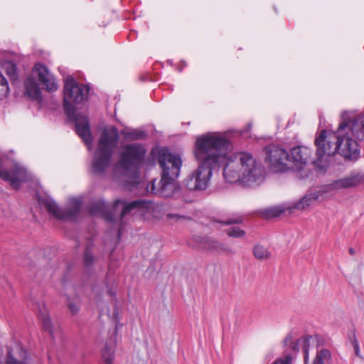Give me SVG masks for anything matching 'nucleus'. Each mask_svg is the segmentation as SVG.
<instances>
[{"label": "nucleus", "instance_id": "1", "mask_svg": "<svg viewBox=\"0 0 364 364\" xmlns=\"http://www.w3.org/2000/svg\"><path fill=\"white\" fill-rule=\"evenodd\" d=\"M232 147L230 141L219 132H209L198 136L194 154L199 166L187 179V188L194 191L206 189L213 170L221 164L224 166L223 177L226 182L238 183L245 188L259 186L265 177L264 166L247 152L228 156Z\"/></svg>", "mask_w": 364, "mask_h": 364}, {"label": "nucleus", "instance_id": "2", "mask_svg": "<svg viewBox=\"0 0 364 364\" xmlns=\"http://www.w3.org/2000/svg\"><path fill=\"white\" fill-rule=\"evenodd\" d=\"M357 141H364V114L344 112L341 114V122L336 132L322 130L316 138L315 166L321 171H325L329 157L336 153L345 159L356 160L360 156Z\"/></svg>", "mask_w": 364, "mask_h": 364}, {"label": "nucleus", "instance_id": "3", "mask_svg": "<svg viewBox=\"0 0 364 364\" xmlns=\"http://www.w3.org/2000/svg\"><path fill=\"white\" fill-rule=\"evenodd\" d=\"M63 91V107L68 118L75 122L77 134L84 141L88 149H90L92 138L87 118L75 113L76 105L87 100L90 87L69 76L65 80Z\"/></svg>", "mask_w": 364, "mask_h": 364}, {"label": "nucleus", "instance_id": "4", "mask_svg": "<svg viewBox=\"0 0 364 364\" xmlns=\"http://www.w3.org/2000/svg\"><path fill=\"white\" fill-rule=\"evenodd\" d=\"M158 162L162 169L160 181L153 180L146 186V191L161 197H170L173 193V181L180 174L182 160L178 155L173 154L167 149L159 153Z\"/></svg>", "mask_w": 364, "mask_h": 364}, {"label": "nucleus", "instance_id": "5", "mask_svg": "<svg viewBox=\"0 0 364 364\" xmlns=\"http://www.w3.org/2000/svg\"><path fill=\"white\" fill-rule=\"evenodd\" d=\"M146 154V150L141 144H127L123 146L119 159L114 166V174L128 177L133 181L137 179Z\"/></svg>", "mask_w": 364, "mask_h": 364}, {"label": "nucleus", "instance_id": "6", "mask_svg": "<svg viewBox=\"0 0 364 364\" xmlns=\"http://www.w3.org/2000/svg\"><path fill=\"white\" fill-rule=\"evenodd\" d=\"M119 140V132L114 127H107L101 134L92 164L95 174L102 173L110 164L111 158Z\"/></svg>", "mask_w": 364, "mask_h": 364}, {"label": "nucleus", "instance_id": "7", "mask_svg": "<svg viewBox=\"0 0 364 364\" xmlns=\"http://www.w3.org/2000/svg\"><path fill=\"white\" fill-rule=\"evenodd\" d=\"M35 77H38L47 91L55 92L58 89V85L48 68L42 63H36L33 68L32 75L28 76L24 82L25 93L31 99L38 100L41 97V90Z\"/></svg>", "mask_w": 364, "mask_h": 364}, {"label": "nucleus", "instance_id": "8", "mask_svg": "<svg viewBox=\"0 0 364 364\" xmlns=\"http://www.w3.org/2000/svg\"><path fill=\"white\" fill-rule=\"evenodd\" d=\"M265 162L271 171L275 173H284L291 169L289 166V153L286 149L275 145H269L265 148Z\"/></svg>", "mask_w": 364, "mask_h": 364}, {"label": "nucleus", "instance_id": "9", "mask_svg": "<svg viewBox=\"0 0 364 364\" xmlns=\"http://www.w3.org/2000/svg\"><path fill=\"white\" fill-rule=\"evenodd\" d=\"M38 203L43 206L47 211L59 220L73 219L78 214L82 200L80 198H73L70 201V207L66 210H63L58 208L55 202L50 198H38Z\"/></svg>", "mask_w": 364, "mask_h": 364}, {"label": "nucleus", "instance_id": "10", "mask_svg": "<svg viewBox=\"0 0 364 364\" xmlns=\"http://www.w3.org/2000/svg\"><path fill=\"white\" fill-rule=\"evenodd\" d=\"M0 178L9 182L13 188L18 190L21 183L30 179V174L19 164H14L10 170L4 168L3 161L0 159Z\"/></svg>", "mask_w": 364, "mask_h": 364}, {"label": "nucleus", "instance_id": "11", "mask_svg": "<svg viewBox=\"0 0 364 364\" xmlns=\"http://www.w3.org/2000/svg\"><path fill=\"white\" fill-rule=\"evenodd\" d=\"M289 166L291 169L301 171L305 169L311 151L305 146H296L289 150Z\"/></svg>", "mask_w": 364, "mask_h": 364}, {"label": "nucleus", "instance_id": "12", "mask_svg": "<svg viewBox=\"0 0 364 364\" xmlns=\"http://www.w3.org/2000/svg\"><path fill=\"white\" fill-rule=\"evenodd\" d=\"M360 184H364V172L353 171L346 176L333 181L328 185V189L331 191L346 189L357 187Z\"/></svg>", "mask_w": 364, "mask_h": 364}, {"label": "nucleus", "instance_id": "13", "mask_svg": "<svg viewBox=\"0 0 364 364\" xmlns=\"http://www.w3.org/2000/svg\"><path fill=\"white\" fill-rule=\"evenodd\" d=\"M197 242L200 248L207 250L212 252L232 253V249L226 244L220 242L212 237H198Z\"/></svg>", "mask_w": 364, "mask_h": 364}, {"label": "nucleus", "instance_id": "14", "mask_svg": "<svg viewBox=\"0 0 364 364\" xmlns=\"http://www.w3.org/2000/svg\"><path fill=\"white\" fill-rule=\"evenodd\" d=\"M90 213L92 215L99 216L108 222L114 220V216L104 200L99 199L92 203Z\"/></svg>", "mask_w": 364, "mask_h": 364}, {"label": "nucleus", "instance_id": "15", "mask_svg": "<svg viewBox=\"0 0 364 364\" xmlns=\"http://www.w3.org/2000/svg\"><path fill=\"white\" fill-rule=\"evenodd\" d=\"M146 202L143 200H136L129 203H126L121 200H117L114 203V209L117 210L118 208L122 207V210L121 213V218L122 219L132 210L144 208L146 207Z\"/></svg>", "mask_w": 364, "mask_h": 364}, {"label": "nucleus", "instance_id": "16", "mask_svg": "<svg viewBox=\"0 0 364 364\" xmlns=\"http://www.w3.org/2000/svg\"><path fill=\"white\" fill-rule=\"evenodd\" d=\"M319 193L318 192H314L304 196L301 200L291 203V210H304L312 204L314 201H316L319 198Z\"/></svg>", "mask_w": 364, "mask_h": 364}, {"label": "nucleus", "instance_id": "17", "mask_svg": "<svg viewBox=\"0 0 364 364\" xmlns=\"http://www.w3.org/2000/svg\"><path fill=\"white\" fill-rule=\"evenodd\" d=\"M289 211L292 213L291 205L290 203L280 204L274 207L265 209L263 215L267 218H272L279 216L282 213Z\"/></svg>", "mask_w": 364, "mask_h": 364}, {"label": "nucleus", "instance_id": "18", "mask_svg": "<svg viewBox=\"0 0 364 364\" xmlns=\"http://www.w3.org/2000/svg\"><path fill=\"white\" fill-rule=\"evenodd\" d=\"M2 72H4L10 78L11 80H15L18 78V70L16 65L11 61H4L1 65Z\"/></svg>", "mask_w": 364, "mask_h": 364}, {"label": "nucleus", "instance_id": "19", "mask_svg": "<svg viewBox=\"0 0 364 364\" xmlns=\"http://www.w3.org/2000/svg\"><path fill=\"white\" fill-rule=\"evenodd\" d=\"M114 344L113 342L107 343L102 351L104 364H112L114 360Z\"/></svg>", "mask_w": 364, "mask_h": 364}, {"label": "nucleus", "instance_id": "20", "mask_svg": "<svg viewBox=\"0 0 364 364\" xmlns=\"http://www.w3.org/2000/svg\"><path fill=\"white\" fill-rule=\"evenodd\" d=\"M253 255L257 259L260 260H267L270 257L268 249L261 245H256L254 247Z\"/></svg>", "mask_w": 364, "mask_h": 364}, {"label": "nucleus", "instance_id": "21", "mask_svg": "<svg viewBox=\"0 0 364 364\" xmlns=\"http://www.w3.org/2000/svg\"><path fill=\"white\" fill-rule=\"evenodd\" d=\"M331 355L328 350L322 349L318 351L313 361V364H324L331 359Z\"/></svg>", "mask_w": 364, "mask_h": 364}, {"label": "nucleus", "instance_id": "22", "mask_svg": "<svg viewBox=\"0 0 364 364\" xmlns=\"http://www.w3.org/2000/svg\"><path fill=\"white\" fill-rule=\"evenodd\" d=\"M312 337L311 336H304L298 339V342L302 346V349L304 352V363L307 364L309 360V350L310 348V339Z\"/></svg>", "mask_w": 364, "mask_h": 364}, {"label": "nucleus", "instance_id": "23", "mask_svg": "<svg viewBox=\"0 0 364 364\" xmlns=\"http://www.w3.org/2000/svg\"><path fill=\"white\" fill-rule=\"evenodd\" d=\"M122 134L127 139H132V140H137L142 139L145 134L144 132L138 131L136 129L132 130V131H126L122 130L121 132Z\"/></svg>", "mask_w": 364, "mask_h": 364}, {"label": "nucleus", "instance_id": "24", "mask_svg": "<svg viewBox=\"0 0 364 364\" xmlns=\"http://www.w3.org/2000/svg\"><path fill=\"white\" fill-rule=\"evenodd\" d=\"M9 92V87L6 79L0 74V100L5 98Z\"/></svg>", "mask_w": 364, "mask_h": 364}, {"label": "nucleus", "instance_id": "25", "mask_svg": "<svg viewBox=\"0 0 364 364\" xmlns=\"http://www.w3.org/2000/svg\"><path fill=\"white\" fill-rule=\"evenodd\" d=\"M41 319L45 331H48L52 336H54L56 329L53 326L50 317L45 315L42 316Z\"/></svg>", "mask_w": 364, "mask_h": 364}, {"label": "nucleus", "instance_id": "26", "mask_svg": "<svg viewBox=\"0 0 364 364\" xmlns=\"http://www.w3.org/2000/svg\"><path fill=\"white\" fill-rule=\"evenodd\" d=\"M95 261V257L91 253L89 248H87L84 255V265L86 268L89 269L90 268Z\"/></svg>", "mask_w": 364, "mask_h": 364}, {"label": "nucleus", "instance_id": "27", "mask_svg": "<svg viewBox=\"0 0 364 364\" xmlns=\"http://www.w3.org/2000/svg\"><path fill=\"white\" fill-rule=\"evenodd\" d=\"M227 234L232 237H242L245 232L238 227H231L228 230Z\"/></svg>", "mask_w": 364, "mask_h": 364}, {"label": "nucleus", "instance_id": "28", "mask_svg": "<svg viewBox=\"0 0 364 364\" xmlns=\"http://www.w3.org/2000/svg\"><path fill=\"white\" fill-rule=\"evenodd\" d=\"M284 345L289 346L292 350L295 352H298L299 350V346L300 345V343L298 342V340L296 342H293L291 335H288L284 339Z\"/></svg>", "mask_w": 364, "mask_h": 364}, {"label": "nucleus", "instance_id": "29", "mask_svg": "<svg viewBox=\"0 0 364 364\" xmlns=\"http://www.w3.org/2000/svg\"><path fill=\"white\" fill-rule=\"evenodd\" d=\"M166 218L168 220H175V221L188 218L184 215H178V214H173V213L167 214Z\"/></svg>", "mask_w": 364, "mask_h": 364}, {"label": "nucleus", "instance_id": "30", "mask_svg": "<svg viewBox=\"0 0 364 364\" xmlns=\"http://www.w3.org/2000/svg\"><path fill=\"white\" fill-rule=\"evenodd\" d=\"M291 358L290 356H287L284 359L277 360L273 364H291Z\"/></svg>", "mask_w": 364, "mask_h": 364}, {"label": "nucleus", "instance_id": "31", "mask_svg": "<svg viewBox=\"0 0 364 364\" xmlns=\"http://www.w3.org/2000/svg\"><path fill=\"white\" fill-rule=\"evenodd\" d=\"M68 306L73 314H76L78 311V306L73 302H69L68 304Z\"/></svg>", "mask_w": 364, "mask_h": 364}, {"label": "nucleus", "instance_id": "32", "mask_svg": "<svg viewBox=\"0 0 364 364\" xmlns=\"http://www.w3.org/2000/svg\"><path fill=\"white\" fill-rule=\"evenodd\" d=\"M242 219L241 217L237 218V219H232V220H228L226 221H224L223 223L225 225H230L233 223H242Z\"/></svg>", "mask_w": 364, "mask_h": 364}, {"label": "nucleus", "instance_id": "33", "mask_svg": "<svg viewBox=\"0 0 364 364\" xmlns=\"http://www.w3.org/2000/svg\"><path fill=\"white\" fill-rule=\"evenodd\" d=\"M353 344L355 355L360 356V348L358 341H355Z\"/></svg>", "mask_w": 364, "mask_h": 364}, {"label": "nucleus", "instance_id": "34", "mask_svg": "<svg viewBox=\"0 0 364 364\" xmlns=\"http://www.w3.org/2000/svg\"><path fill=\"white\" fill-rule=\"evenodd\" d=\"M349 253L353 255H354L355 253V250L353 248H350L349 249Z\"/></svg>", "mask_w": 364, "mask_h": 364}, {"label": "nucleus", "instance_id": "35", "mask_svg": "<svg viewBox=\"0 0 364 364\" xmlns=\"http://www.w3.org/2000/svg\"><path fill=\"white\" fill-rule=\"evenodd\" d=\"M114 314H118V311H117V309H115L114 310Z\"/></svg>", "mask_w": 364, "mask_h": 364}, {"label": "nucleus", "instance_id": "36", "mask_svg": "<svg viewBox=\"0 0 364 364\" xmlns=\"http://www.w3.org/2000/svg\"><path fill=\"white\" fill-rule=\"evenodd\" d=\"M120 234H121V230H120V229H119V230H118V237H119V236H120Z\"/></svg>", "mask_w": 364, "mask_h": 364}]
</instances>
